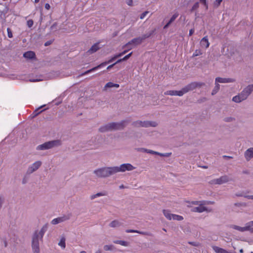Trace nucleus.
Here are the masks:
<instances>
[{"label": "nucleus", "mask_w": 253, "mask_h": 253, "mask_svg": "<svg viewBox=\"0 0 253 253\" xmlns=\"http://www.w3.org/2000/svg\"><path fill=\"white\" fill-rule=\"evenodd\" d=\"M205 85V84L204 83L192 82L183 87L180 90H168L165 92L164 94L166 95H169L182 96L188 92L192 91L196 88H200Z\"/></svg>", "instance_id": "1"}, {"label": "nucleus", "mask_w": 253, "mask_h": 253, "mask_svg": "<svg viewBox=\"0 0 253 253\" xmlns=\"http://www.w3.org/2000/svg\"><path fill=\"white\" fill-rule=\"evenodd\" d=\"M127 121L123 120L121 122H112L108 123L99 128L100 132H105L109 131L123 130L126 126Z\"/></svg>", "instance_id": "2"}, {"label": "nucleus", "mask_w": 253, "mask_h": 253, "mask_svg": "<svg viewBox=\"0 0 253 253\" xmlns=\"http://www.w3.org/2000/svg\"><path fill=\"white\" fill-rule=\"evenodd\" d=\"M93 173L98 177L104 178L114 174L115 171L114 167H104L94 170Z\"/></svg>", "instance_id": "3"}, {"label": "nucleus", "mask_w": 253, "mask_h": 253, "mask_svg": "<svg viewBox=\"0 0 253 253\" xmlns=\"http://www.w3.org/2000/svg\"><path fill=\"white\" fill-rule=\"evenodd\" d=\"M62 142L60 140L57 139L46 142L42 144L38 145L36 149L37 150H45L61 145Z\"/></svg>", "instance_id": "4"}, {"label": "nucleus", "mask_w": 253, "mask_h": 253, "mask_svg": "<svg viewBox=\"0 0 253 253\" xmlns=\"http://www.w3.org/2000/svg\"><path fill=\"white\" fill-rule=\"evenodd\" d=\"M132 125L134 127H156L158 126V124L156 122L154 121H134L132 123Z\"/></svg>", "instance_id": "5"}, {"label": "nucleus", "mask_w": 253, "mask_h": 253, "mask_svg": "<svg viewBox=\"0 0 253 253\" xmlns=\"http://www.w3.org/2000/svg\"><path fill=\"white\" fill-rule=\"evenodd\" d=\"M40 238L38 237L36 234H34L32 236V248L33 253H40L39 240Z\"/></svg>", "instance_id": "6"}, {"label": "nucleus", "mask_w": 253, "mask_h": 253, "mask_svg": "<svg viewBox=\"0 0 253 253\" xmlns=\"http://www.w3.org/2000/svg\"><path fill=\"white\" fill-rule=\"evenodd\" d=\"M115 173L118 172H125L126 170L130 171L135 169L134 167L130 164H122L120 167H114Z\"/></svg>", "instance_id": "7"}, {"label": "nucleus", "mask_w": 253, "mask_h": 253, "mask_svg": "<svg viewBox=\"0 0 253 253\" xmlns=\"http://www.w3.org/2000/svg\"><path fill=\"white\" fill-rule=\"evenodd\" d=\"M42 165V162L41 161H36L33 163L32 165L29 167L26 172L27 174H30L36 171Z\"/></svg>", "instance_id": "8"}, {"label": "nucleus", "mask_w": 253, "mask_h": 253, "mask_svg": "<svg viewBox=\"0 0 253 253\" xmlns=\"http://www.w3.org/2000/svg\"><path fill=\"white\" fill-rule=\"evenodd\" d=\"M71 216V214H68L67 215H64L62 217H59L58 218H54L51 221V223L53 225L57 224L59 223L62 222L63 221L69 219L70 218Z\"/></svg>", "instance_id": "9"}, {"label": "nucleus", "mask_w": 253, "mask_h": 253, "mask_svg": "<svg viewBox=\"0 0 253 253\" xmlns=\"http://www.w3.org/2000/svg\"><path fill=\"white\" fill-rule=\"evenodd\" d=\"M213 183L216 184H222L229 181V178L227 175H223L218 178L213 179Z\"/></svg>", "instance_id": "10"}, {"label": "nucleus", "mask_w": 253, "mask_h": 253, "mask_svg": "<svg viewBox=\"0 0 253 253\" xmlns=\"http://www.w3.org/2000/svg\"><path fill=\"white\" fill-rule=\"evenodd\" d=\"M48 228V224L46 223L44 225L40 231L36 230L34 234H36L38 237L40 238L41 240H42V238L45 232L47 231Z\"/></svg>", "instance_id": "11"}, {"label": "nucleus", "mask_w": 253, "mask_h": 253, "mask_svg": "<svg viewBox=\"0 0 253 253\" xmlns=\"http://www.w3.org/2000/svg\"><path fill=\"white\" fill-rule=\"evenodd\" d=\"M142 40L141 39V38L140 37L134 38L132 40H131L130 41L128 42L126 44V46H127L128 45H131L132 44L134 45H137L140 44L142 42Z\"/></svg>", "instance_id": "12"}, {"label": "nucleus", "mask_w": 253, "mask_h": 253, "mask_svg": "<svg viewBox=\"0 0 253 253\" xmlns=\"http://www.w3.org/2000/svg\"><path fill=\"white\" fill-rule=\"evenodd\" d=\"M215 81L216 83H229L235 82V80L232 78H223L217 77L215 78Z\"/></svg>", "instance_id": "13"}, {"label": "nucleus", "mask_w": 253, "mask_h": 253, "mask_svg": "<svg viewBox=\"0 0 253 253\" xmlns=\"http://www.w3.org/2000/svg\"><path fill=\"white\" fill-rule=\"evenodd\" d=\"M100 48L99 43L98 42L95 43L90 48L87 52L89 54H92L99 50Z\"/></svg>", "instance_id": "14"}, {"label": "nucleus", "mask_w": 253, "mask_h": 253, "mask_svg": "<svg viewBox=\"0 0 253 253\" xmlns=\"http://www.w3.org/2000/svg\"><path fill=\"white\" fill-rule=\"evenodd\" d=\"M23 56L27 59H34L36 58V54L34 51H28L24 53Z\"/></svg>", "instance_id": "15"}, {"label": "nucleus", "mask_w": 253, "mask_h": 253, "mask_svg": "<svg viewBox=\"0 0 253 253\" xmlns=\"http://www.w3.org/2000/svg\"><path fill=\"white\" fill-rule=\"evenodd\" d=\"M178 13H174L172 16L170 18L169 20L167 22V23L164 26V29H166L169 27L170 25L176 19V18L178 17Z\"/></svg>", "instance_id": "16"}, {"label": "nucleus", "mask_w": 253, "mask_h": 253, "mask_svg": "<svg viewBox=\"0 0 253 253\" xmlns=\"http://www.w3.org/2000/svg\"><path fill=\"white\" fill-rule=\"evenodd\" d=\"M245 157L247 160L253 158V148L248 149L245 153Z\"/></svg>", "instance_id": "17"}, {"label": "nucleus", "mask_w": 253, "mask_h": 253, "mask_svg": "<svg viewBox=\"0 0 253 253\" xmlns=\"http://www.w3.org/2000/svg\"><path fill=\"white\" fill-rule=\"evenodd\" d=\"M207 210V208L204 206H200L197 207H194L192 209L191 211L193 212H203Z\"/></svg>", "instance_id": "18"}, {"label": "nucleus", "mask_w": 253, "mask_h": 253, "mask_svg": "<svg viewBox=\"0 0 253 253\" xmlns=\"http://www.w3.org/2000/svg\"><path fill=\"white\" fill-rule=\"evenodd\" d=\"M200 44L202 47H204L205 48H208L209 46L210 43L207 36L204 37L202 38L200 42Z\"/></svg>", "instance_id": "19"}, {"label": "nucleus", "mask_w": 253, "mask_h": 253, "mask_svg": "<svg viewBox=\"0 0 253 253\" xmlns=\"http://www.w3.org/2000/svg\"><path fill=\"white\" fill-rule=\"evenodd\" d=\"M118 56V54L115 55L114 56H113V57H112L110 60H109L108 61H105L103 63H101L100 64L101 67H104L105 66H106V65H107L108 64H109L112 62H113L114 61H115L116 59H117L118 58L120 57V56Z\"/></svg>", "instance_id": "20"}, {"label": "nucleus", "mask_w": 253, "mask_h": 253, "mask_svg": "<svg viewBox=\"0 0 253 253\" xmlns=\"http://www.w3.org/2000/svg\"><path fill=\"white\" fill-rule=\"evenodd\" d=\"M123 223L120 222L119 220H114L112 221L110 224L109 226L111 227L115 228L121 226Z\"/></svg>", "instance_id": "21"}, {"label": "nucleus", "mask_w": 253, "mask_h": 253, "mask_svg": "<svg viewBox=\"0 0 253 253\" xmlns=\"http://www.w3.org/2000/svg\"><path fill=\"white\" fill-rule=\"evenodd\" d=\"M243 90L249 96L253 91V84L248 85Z\"/></svg>", "instance_id": "22"}, {"label": "nucleus", "mask_w": 253, "mask_h": 253, "mask_svg": "<svg viewBox=\"0 0 253 253\" xmlns=\"http://www.w3.org/2000/svg\"><path fill=\"white\" fill-rule=\"evenodd\" d=\"M231 227L234 229L238 230L241 232L246 231L247 229H247L248 228L246 227V225L245 227H242L239 226L238 225H231Z\"/></svg>", "instance_id": "23"}, {"label": "nucleus", "mask_w": 253, "mask_h": 253, "mask_svg": "<svg viewBox=\"0 0 253 253\" xmlns=\"http://www.w3.org/2000/svg\"><path fill=\"white\" fill-rule=\"evenodd\" d=\"M119 86L120 85L119 84H114L112 82H108L105 84V85L104 87V90H106L107 88H111V87H113L118 88L119 87Z\"/></svg>", "instance_id": "24"}, {"label": "nucleus", "mask_w": 253, "mask_h": 253, "mask_svg": "<svg viewBox=\"0 0 253 253\" xmlns=\"http://www.w3.org/2000/svg\"><path fill=\"white\" fill-rule=\"evenodd\" d=\"M101 68V66L100 65V64L98 65V66H96V67H94L89 70H88L87 71H86L85 72H84V73H82V75L83 76V75H87L92 72H93V71H96V70L99 69V68Z\"/></svg>", "instance_id": "25"}, {"label": "nucleus", "mask_w": 253, "mask_h": 253, "mask_svg": "<svg viewBox=\"0 0 253 253\" xmlns=\"http://www.w3.org/2000/svg\"><path fill=\"white\" fill-rule=\"evenodd\" d=\"M101 68V66L100 65V64L98 65V66H96V67H94L89 70H88L87 71H86L85 72H84V73H82V75L83 76V75H87L92 72H93V71H96V70L99 69V68Z\"/></svg>", "instance_id": "26"}, {"label": "nucleus", "mask_w": 253, "mask_h": 253, "mask_svg": "<svg viewBox=\"0 0 253 253\" xmlns=\"http://www.w3.org/2000/svg\"><path fill=\"white\" fill-rule=\"evenodd\" d=\"M163 213L165 216L169 220L172 219L173 214L170 213L169 211L164 210Z\"/></svg>", "instance_id": "27"}, {"label": "nucleus", "mask_w": 253, "mask_h": 253, "mask_svg": "<svg viewBox=\"0 0 253 253\" xmlns=\"http://www.w3.org/2000/svg\"><path fill=\"white\" fill-rule=\"evenodd\" d=\"M132 52H131L130 53H129V54H127L125 57H124L123 58L118 59L117 61V63H121L123 61H126L130 58V57L132 55Z\"/></svg>", "instance_id": "28"}, {"label": "nucleus", "mask_w": 253, "mask_h": 253, "mask_svg": "<svg viewBox=\"0 0 253 253\" xmlns=\"http://www.w3.org/2000/svg\"><path fill=\"white\" fill-rule=\"evenodd\" d=\"M215 85L211 92L212 95H215L218 91L220 88V85L218 84V83H216L215 82Z\"/></svg>", "instance_id": "29"}, {"label": "nucleus", "mask_w": 253, "mask_h": 253, "mask_svg": "<svg viewBox=\"0 0 253 253\" xmlns=\"http://www.w3.org/2000/svg\"><path fill=\"white\" fill-rule=\"evenodd\" d=\"M232 100L236 103H240L242 101H244L243 100H242L241 97L239 94H238V95H237L234 96L232 98Z\"/></svg>", "instance_id": "30"}, {"label": "nucleus", "mask_w": 253, "mask_h": 253, "mask_svg": "<svg viewBox=\"0 0 253 253\" xmlns=\"http://www.w3.org/2000/svg\"><path fill=\"white\" fill-rule=\"evenodd\" d=\"M65 240L66 239L65 237H62L59 243H58V245L60 246L62 249H65L66 247Z\"/></svg>", "instance_id": "31"}, {"label": "nucleus", "mask_w": 253, "mask_h": 253, "mask_svg": "<svg viewBox=\"0 0 253 253\" xmlns=\"http://www.w3.org/2000/svg\"><path fill=\"white\" fill-rule=\"evenodd\" d=\"M113 242L115 244H120L123 246H128V243L125 241L115 240V241H114Z\"/></svg>", "instance_id": "32"}, {"label": "nucleus", "mask_w": 253, "mask_h": 253, "mask_svg": "<svg viewBox=\"0 0 253 253\" xmlns=\"http://www.w3.org/2000/svg\"><path fill=\"white\" fill-rule=\"evenodd\" d=\"M45 106V105H42V106H41L40 107H39V108L36 109L33 113V115H34L33 116V117H35L36 116H37L38 115H39L40 113H41L42 111H43L44 110H42L41 111H39V109L42 108L43 107H44Z\"/></svg>", "instance_id": "33"}, {"label": "nucleus", "mask_w": 253, "mask_h": 253, "mask_svg": "<svg viewBox=\"0 0 253 253\" xmlns=\"http://www.w3.org/2000/svg\"><path fill=\"white\" fill-rule=\"evenodd\" d=\"M172 219L174 220L181 221L183 219V217L181 215L173 214Z\"/></svg>", "instance_id": "34"}, {"label": "nucleus", "mask_w": 253, "mask_h": 253, "mask_svg": "<svg viewBox=\"0 0 253 253\" xmlns=\"http://www.w3.org/2000/svg\"><path fill=\"white\" fill-rule=\"evenodd\" d=\"M239 94L241 97L242 100H245L249 96L245 92V91H244V90H243L241 93H239Z\"/></svg>", "instance_id": "35"}, {"label": "nucleus", "mask_w": 253, "mask_h": 253, "mask_svg": "<svg viewBox=\"0 0 253 253\" xmlns=\"http://www.w3.org/2000/svg\"><path fill=\"white\" fill-rule=\"evenodd\" d=\"M104 250L106 251H113L115 247L113 245H105L104 246Z\"/></svg>", "instance_id": "36"}, {"label": "nucleus", "mask_w": 253, "mask_h": 253, "mask_svg": "<svg viewBox=\"0 0 253 253\" xmlns=\"http://www.w3.org/2000/svg\"><path fill=\"white\" fill-rule=\"evenodd\" d=\"M104 195H105V194L101 193V192H99V193H97L96 194L91 195L90 197V199L91 200H93V199L96 198V197L102 196H104Z\"/></svg>", "instance_id": "37"}, {"label": "nucleus", "mask_w": 253, "mask_h": 253, "mask_svg": "<svg viewBox=\"0 0 253 253\" xmlns=\"http://www.w3.org/2000/svg\"><path fill=\"white\" fill-rule=\"evenodd\" d=\"M199 7V3L198 2H196L192 7L190 9V12H193L195 10H197Z\"/></svg>", "instance_id": "38"}, {"label": "nucleus", "mask_w": 253, "mask_h": 253, "mask_svg": "<svg viewBox=\"0 0 253 253\" xmlns=\"http://www.w3.org/2000/svg\"><path fill=\"white\" fill-rule=\"evenodd\" d=\"M137 233H139L140 234L143 235H147V236H152V233H151L150 232H143V231H140L138 230V232H137Z\"/></svg>", "instance_id": "39"}, {"label": "nucleus", "mask_w": 253, "mask_h": 253, "mask_svg": "<svg viewBox=\"0 0 253 253\" xmlns=\"http://www.w3.org/2000/svg\"><path fill=\"white\" fill-rule=\"evenodd\" d=\"M222 1V0H215L213 3L214 6L215 7H218L220 5Z\"/></svg>", "instance_id": "40"}, {"label": "nucleus", "mask_w": 253, "mask_h": 253, "mask_svg": "<svg viewBox=\"0 0 253 253\" xmlns=\"http://www.w3.org/2000/svg\"><path fill=\"white\" fill-rule=\"evenodd\" d=\"M235 119L233 117H226L224 119V121L225 122H231L234 121Z\"/></svg>", "instance_id": "41"}, {"label": "nucleus", "mask_w": 253, "mask_h": 253, "mask_svg": "<svg viewBox=\"0 0 253 253\" xmlns=\"http://www.w3.org/2000/svg\"><path fill=\"white\" fill-rule=\"evenodd\" d=\"M7 35L8 37L9 38H12L13 37V34L11 30L9 28H7Z\"/></svg>", "instance_id": "42"}, {"label": "nucleus", "mask_w": 253, "mask_h": 253, "mask_svg": "<svg viewBox=\"0 0 253 253\" xmlns=\"http://www.w3.org/2000/svg\"><path fill=\"white\" fill-rule=\"evenodd\" d=\"M9 10V6H8V5L6 4V3L5 4V7L3 9L2 11H1V12L3 13H4V14H6L8 12Z\"/></svg>", "instance_id": "43"}, {"label": "nucleus", "mask_w": 253, "mask_h": 253, "mask_svg": "<svg viewBox=\"0 0 253 253\" xmlns=\"http://www.w3.org/2000/svg\"><path fill=\"white\" fill-rule=\"evenodd\" d=\"M57 22H55L51 27H50V29L51 30H53V31H56L57 30Z\"/></svg>", "instance_id": "44"}, {"label": "nucleus", "mask_w": 253, "mask_h": 253, "mask_svg": "<svg viewBox=\"0 0 253 253\" xmlns=\"http://www.w3.org/2000/svg\"><path fill=\"white\" fill-rule=\"evenodd\" d=\"M34 22L32 20H29L27 22V24L28 27L31 28L33 26Z\"/></svg>", "instance_id": "45"}, {"label": "nucleus", "mask_w": 253, "mask_h": 253, "mask_svg": "<svg viewBox=\"0 0 253 253\" xmlns=\"http://www.w3.org/2000/svg\"><path fill=\"white\" fill-rule=\"evenodd\" d=\"M149 12L148 11H145L144 12H143L140 16V18L141 19H143L144 18V17L146 16V15L149 13Z\"/></svg>", "instance_id": "46"}, {"label": "nucleus", "mask_w": 253, "mask_h": 253, "mask_svg": "<svg viewBox=\"0 0 253 253\" xmlns=\"http://www.w3.org/2000/svg\"><path fill=\"white\" fill-rule=\"evenodd\" d=\"M253 226L249 225V224H246V227H247L248 229H247V231H249L251 233H253V227H252Z\"/></svg>", "instance_id": "47"}, {"label": "nucleus", "mask_w": 253, "mask_h": 253, "mask_svg": "<svg viewBox=\"0 0 253 253\" xmlns=\"http://www.w3.org/2000/svg\"><path fill=\"white\" fill-rule=\"evenodd\" d=\"M27 174L26 175H25L22 179V184H26L28 180V177L27 176Z\"/></svg>", "instance_id": "48"}, {"label": "nucleus", "mask_w": 253, "mask_h": 253, "mask_svg": "<svg viewBox=\"0 0 253 253\" xmlns=\"http://www.w3.org/2000/svg\"><path fill=\"white\" fill-rule=\"evenodd\" d=\"M185 202L187 203H188V204H192L194 205H199V202L197 201H192L191 202H190V201H186Z\"/></svg>", "instance_id": "49"}, {"label": "nucleus", "mask_w": 253, "mask_h": 253, "mask_svg": "<svg viewBox=\"0 0 253 253\" xmlns=\"http://www.w3.org/2000/svg\"><path fill=\"white\" fill-rule=\"evenodd\" d=\"M202 54V52H201L200 50H196L195 52L193 53V56L195 57V56H197L199 55H201Z\"/></svg>", "instance_id": "50"}, {"label": "nucleus", "mask_w": 253, "mask_h": 253, "mask_svg": "<svg viewBox=\"0 0 253 253\" xmlns=\"http://www.w3.org/2000/svg\"><path fill=\"white\" fill-rule=\"evenodd\" d=\"M140 37L141 38L142 41H143L144 40H145L147 38H149L150 37H149V35L148 34V33H147L144 34L143 35H142V37Z\"/></svg>", "instance_id": "51"}, {"label": "nucleus", "mask_w": 253, "mask_h": 253, "mask_svg": "<svg viewBox=\"0 0 253 253\" xmlns=\"http://www.w3.org/2000/svg\"><path fill=\"white\" fill-rule=\"evenodd\" d=\"M128 50L127 49H126V50H124L123 52L118 53V56H120V57L122 56L123 55H124V54L128 52Z\"/></svg>", "instance_id": "52"}, {"label": "nucleus", "mask_w": 253, "mask_h": 253, "mask_svg": "<svg viewBox=\"0 0 253 253\" xmlns=\"http://www.w3.org/2000/svg\"><path fill=\"white\" fill-rule=\"evenodd\" d=\"M137 151L139 152H146L147 153L148 149H146L144 148H139L137 149Z\"/></svg>", "instance_id": "53"}, {"label": "nucleus", "mask_w": 253, "mask_h": 253, "mask_svg": "<svg viewBox=\"0 0 253 253\" xmlns=\"http://www.w3.org/2000/svg\"><path fill=\"white\" fill-rule=\"evenodd\" d=\"M126 233H137L138 232V230L133 229H126Z\"/></svg>", "instance_id": "54"}, {"label": "nucleus", "mask_w": 253, "mask_h": 253, "mask_svg": "<svg viewBox=\"0 0 253 253\" xmlns=\"http://www.w3.org/2000/svg\"><path fill=\"white\" fill-rule=\"evenodd\" d=\"M52 40H49V41H48L47 42H46L44 44V45L45 46H47L49 45H50L52 43Z\"/></svg>", "instance_id": "55"}, {"label": "nucleus", "mask_w": 253, "mask_h": 253, "mask_svg": "<svg viewBox=\"0 0 253 253\" xmlns=\"http://www.w3.org/2000/svg\"><path fill=\"white\" fill-rule=\"evenodd\" d=\"M200 2L204 4V5L206 6V9H208V6L206 2V0H200Z\"/></svg>", "instance_id": "56"}, {"label": "nucleus", "mask_w": 253, "mask_h": 253, "mask_svg": "<svg viewBox=\"0 0 253 253\" xmlns=\"http://www.w3.org/2000/svg\"><path fill=\"white\" fill-rule=\"evenodd\" d=\"M126 3L129 6H131V5H132L133 0H126Z\"/></svg>", "instance_id": "57"}, {"label": "nucleus", "mask_w": 253, "mask_h": 253, "mask_svg": "<svg viewBox=\"0 0 253 253\" xmlns=\"http://www.w3.org/2000/svg\"><path fill=\"white\" fill-rule=\"evenodd\" d=\"M118 63H117V61H116L115 63H113V64H111V65H110L108 66L107 67V70H110V69H111L112 68H113V67H114L116 64H118Z\"/></svg>", "instance_id": "58"}, {"label": "nucleus", "mask_w": 253, "mask_h": 253, "mask_svg": "<svg viewBox=\"0 0 253 253\" xmlns=\"http://www.w3.org/2000/svg\"><path fill=\"white\" fill-rule=\"evenodd\" d=\"M156 31V29H154L150 31H149V32H148V34L149 35V37H150L152 35H153V34L155 33Z\"/></svg>", "instance_id": "59"}, {"label": "nucleus", "mask_w": 253, "mask_h": 253, "mask_svg": "<svg viewBox=\"0 0 253 253\" xmlns=\"http://www.w3.org/2000/svg\"><path fill=\"white\" fill-rule=\"evenodd\" d=\"M244 197L247 198L248 199H253V195H244Z\"/></svg>", "instance_id": "60"}, {"label": "nucleus", "mask_w": 253, "mask_h": 253, "mask_svg": "<svg viewBox=\"0 0 253 253\" xmlns=\"http://www.w3.org/2000/svg\"><path fill=\"white\" fill-rule=\"evenodd\" d=\"M123 48H127V49L128 50H129L132 48V47L131 46V45H128L127 46H126V44H125L123 46Z\"/></svg>", "instance_id": "61"}, {"label": "nucleus", "mask_w": 253, "mask_h": 253, "mask_svg": "<svg viewBox=\"0 0 253 253\" xmlns=\"http://www.w3.org/2000/svg\"><path fill=\"white\" fill-rule=\"evenodd\" d=\"M156 152H157L156 151H154L153 150H148V151L147 152V153H149V154H154V155H156Z\"/></svg>", "instance_id": "62"}, {"label": "nucleus", "mask_w": 253, "mask_h": 253, "mask_svg": "<svg viewBox=\"0 0 253 253\" xmlns=\"http://www.w3.org/2000/svg\"><path fill=\"white\" fill-rule=\"evenodd\" d=\"M171 155V153H163V157H169Z\"/></svg>", "instance_id": "63"}, {"label": "nucleus", "mask_w": 253, "mask_h": 253, "mask_svg": "<svg viewBox=\"0 0 253 253\" xmlns=\"http://www.w3.org/2000/svg\"><path fill=\"white\" fill-rule=\"evenodd\" d=\"M194 31H195L194 29H190L189 31V36H192L193 34V33H194Z\"/></svg>", "instance_id": "64"}]
</instances>
